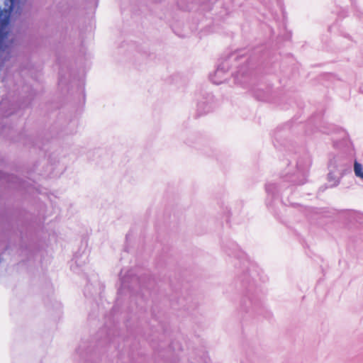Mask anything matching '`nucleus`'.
I'll list each match as a JSON object with an SVG mask.
<instances>
[{
    "label": "nucleus",
    "instance_id": "f257e3e1",
    "mask_svg": "<svg viewBox=\"0 0 363 363\" xmlns=\"http://www.w3.org/2000/svg\"><path fill=\"white\" fill-rule=\"evenodd\" d=\"M5 8L0 11V50H4L9 45L6 44L9 32V18L13 11L18 12L26 3V0H5Z\"/></svg>",
    "mask_w": 363,
    "mask_h": 363
},
{
    "label": "nucleus",
    "instance_id": "f03ea898",
    "mask_svg": "<svg viewBox=\"0 0 363 363\" xmlns=\"http://www.w3.org/2000/svg\"><path fill=\"white\" fill-rule=\"evenodd\" d=\"M354 171L357 177L363 179V167L361 164L355 162L354 164Z\"/></svg>",
    "mask_w": 363,
    "mask_h": 363
}]
</instances>
